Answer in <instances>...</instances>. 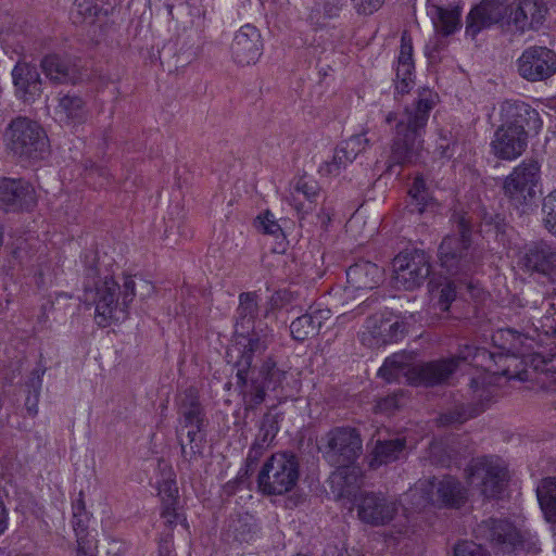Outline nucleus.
I'll list each match as a JSON object with an SVG mask.
<instances>
[{"label":"nucleus","mask_w":556,"mask_h":556,"mask_svg":"<svg viewBox=\"0 0 556 556\" xmlns=\"http://www.w3.org/2000/svg\"><path fill=\"white\" fill-rule=\"evenodd\" d=\"M503 375H505V376H507V377H509V378H510V377H513V376L508 372V370H504V371H503Z\"/></svg>","instance_id":"338daca9"},{"label":"nucleus","mask_w":556,"mask_h":556,"mask_svg":"<svg viewBox=\"0 0 556 556\" xmlns=\"http://www.w3.org/2000/svg\"><path fill=\"white\" fill-rule=\"evenodd\" d=\"M541 179L540 164L534 160L523 161L504 180V193L516 207L531 203Z\"/></svg>","instance_id":"1a4fd4ad"},{"label":"nucleus","mask_w":556,"mask_h":556,"mask_svg":"<svg viewBox=\"0 0 556 556\" xmlns=\"http://www.w3.org/2000/svg\"><path fill=\"white\" fill-rule=\"evenodd\" d=\"M469 483L480 490L484 497H497L507 483V469L497 458L473 459L467 468Z\"/></svg>","instance_id":"9d476101"},{"label":"nucleus","mask_w":556,"mask_h":556,"mask_svg":"<svg viewBox=\"0 0 556 556\" xmlns=\"http://www.w3.org/2000/svg\"><path fill=\"white\" fill-rule=\"evenodd\" d=\"M299 475L295 455L276 453L263 464L257 476V486L265 495H282L296 485Z\"/></svg>","instance_id":"423d86ee"},{"label":"nucleus","mask_w":556,"mask_h":556,"mask_svg":"<svg viewBox=\"0 0 556 556\" xmlns=\"http://www.w3.org/2000/svg\"><path fill=\"white\" fill-rule=\"evenodd\" d=\"M508 24H513L517 30L523 33L528 28H535L541 23L543 15L531 0L508 8Z\"/></svg>","instance_id":"72a5a7b5"},{"label":"nucleus","mask_w":556,"mask_h":556,"mask_svg":"<svg viewBox=\"0 0 556 556\" xmlns=\"http://www.w3.org/2000/svg\"><path fill=\"white\" fill-rule=\"evenodd\" d=\"M350 465L351 464L336 466V471L330 476V488L337 498H353V502H355V496L359 494L356 493V491L359 485L361 477L359 470Z\"/></svg>","instance_id":"c85d7f7f"},{"label":"nucleus","mask_w":556,"mask_h":556,"mask_svg":"<svg viewBox=\"0 0 556 556\" xmlns=\"http://www.w3.org/2000/svg\"><path fill=\"white\" fill-rule=\"evenodd\" d=\"M40 65L46 77L54 84H65L72 78V63L65 56L46 55Z\"/></svg>","instance_id":"4c0bfd02"},{"label":"nucleus","mask_w":556,"mask_h":556,"mask_svg":"<svg viewBox=\"0 0 556 556\" xmlns=\"http://www.w3.org/2000/svg\"><path fill=\"white\" fill-rule=\"evenodd\" d=\"M331 317L328 308L309 307V309L295 318L290 325V332L294 340L304 341L317 336L324 324Z\"/></svg>","instance_id":"a878e982"},{"label":"nucleus","mask_w":556,"mask_h":556,"mask_svg":"<svg viewBox=\"0 0 556 556\" xmlns=\"http://www.w3.org/2000/svg\"><path fill=\"white\" fill-rule=\"evenodd\" d=\"M87 170H88L89 176L97 174L99 177H103V178L108 177V170L102 166L92 164L90 166V168H87Z\"/></svg>","instance_id":"052dcab7"},{"label":"nucleus","mask_w":556,"mask_h":556,"mask_svg":"<svg viewBox=\"0 0 556 556\" xmlns=\"http://www.w3.org/2000/svg\"><path fill=\"white\" fill-rule=\"evenodd\" d=\"M351 2L358 14L369 15L382 5L383 0H351Z\"/></svg>","instance_id":"6e6d98bb"},{"label":"nucleus","mask_w":556,"mask_h":556,"mask_svg":"<svg viewBox=\"0 0 556 556\" xmlns=\"http://www.w3.org/2000/svg\"><path fill=\"white\" fill-rule=\"evenodd\" d=\"M369 144V140L364 134L355 135L350 137L348 140L341 142V146L353 160L363 152Z\"/></svg>","instance_id":"8fccbe9b"},{"label":"nucleus","mask_w":556,"mask_h":556,"mask_svg":"<svg viewBox=\"0 0 556 556\" xmlns=\"http://www.w3.org/2000/svg\"><path fill=\"white\" fill-rule=\"evenodd\" d=\"M397 407V399L395 397H388L380 400L377 405L376 409L380 413H391Z\"/></svg>","instance_id":"13d9d810"},{"label":"nucleus","mask_w":556,"mask_h":556,"mask_svg":"<svg viewBox=\"0 0 556 556\" xmlns=\"http://www.w3.org/2000/svg\"><path fill=\"white\" fill-rule=\"evenodd\" d=\"M180 428L177 430L178 437L184 434L185 428L203 426V414L198 401L197 392L189 389L180 397Z\"/></svg>","instance_id":"2f4dec72"},{"label":"nucleus","mask_w":556,"mask_h":556,"mask_svg":"<svg viewBox=\"0 0 556 556\" xmlns=\"http://www.w3.org/2000/svg\"><path fill=\"white\" fill-rule=\"evenodd\" d=\"M89 521L90 515L86 510L83 493H79V498L73 504L72 517V526L77 542V556H92L97 549V541L89 538Z\"/></svg>","instance_id":"393cba45"},{"label":"nucleus","mask_w":556,"mask_h":556,"mask_svg":"<svg viewBox=\"0 0 556 556\" xmlns=\"http://www.w3.org/2000/svg\"><path fill=\"white\" fill-rule=\"evenodd\" d=\"M258 379H253L249 390L243 393V401L247 409H254L265 400L266 390H276L285 378V372L278 369L271 361L264 363L260 370Z\"/></svg>","instance_id":"aec40b11"},{"label":"nucleus","mask_w":556,"mask_h":556,"mask_svg":"<svg viewBox=\"0 0 556 556\" xmlns=\"http://www.w3.org/2000/svg\"><path fill=\"white\" fill-rule=\"evenodd\" d=\"M228 532L238 542H249L256 533V523L253 516L244 514L231 518L228 523Z\"/></svg>","instance_id":"a19ab883"},{"label":"nucleus","mask_w":556,"mask_h":556,"mask_svg":"<svg viewBox=\"0 0 556 556\" xmlns=\"http://www.w3.org/2000/svg\"><path fill=\"white\" fill-rule=\"evenodd\" d=\"M321 442L323 455L331 466L353 464L362 454L363 441L354 428H334L321 439Z\"/></svg>","instance_id":"6e6552de"},{"label":"nucleus","mask_w":556,"mask_h":556,"mask_svg":"<svg viewBox=\"0 0 556 556\" xmlns=\"http://www.w3.org/2000/svg\"><path fill=\"white\" fill-rule=\"evenodd\" d=\"M320 188L312 178L301 177L291 184L287 201L298 212H308L319 197Z\"/></svg>","instance_id":"7c9ffc66"},{"label":"nucleus","mask_w":556,"mask_h":556,"mask_svg":"<svg viewBox=\"0 0 556 556\" xmlns=\"http://www.w3.org/2000/svg\"><path fill=\"white\" fill-rule=\"evenodd\" d=\"M427 50L429 51V58L435 59V52L438 51V40L435 41V46L433 47L432 50H430V46H427Z\"/></svg>","instance_id":"0e129e2a"},{"label":"nucleus","mask_w":556,"mask_h":556,"mask_svg":"<svg viewBox=\"0 0 556 556\" xmlns=\"http://www.w3.org/2000/svg\"><path fill=\"white\" fill-rule=\"evenodd\" d=\"M255 227L263 233L279 238L283 236L282 229L275 218L274 214L266 211L264 214L257 216Z\"/></svg>","instance_id":"09e8293b"},{"label":"nucleus","mask_w":556,"mask_h":556,"mask_svg":"<svg viewBox=\"0 0 556 556\" xmlns=\"http://www.w3.org/2000/svg\"><path fill=\"white\" fill-rule=\"evenodd\" d=\"M454 556H491V554L480 544L464 541L455 546Z\"/></svg>","instance_id":"603ef678"},{"label":"nucleus","mask_w":556,"mask_h":556,"mask_svg":"<svg viewBox=\"0 0 556 556\" xmlns=\"http://www.w3.org/2000/svg\"><path fill=\"white\" fill-rule=\"evenodd\" d=\"M354 504L358 519L374 527L388 525L399 511L397 502L381 493L361 492Z\"/></svg>","instance_id":"ddd939ff"},{"label":"nucleus","mask_w":556,"mask_h":556,"mask_svg":"<svg viewBox=\"0 0 556 556\" xmlns=\"http://www.w3.org/2000/svg\"><path fill=\"white\" fill-rule=\"evenodd\" d=\"M354 160L349 156L348 152L338 146L333 152L331 160L325 161L319 166V173L323 176H338L342 169L346 168Z\"/></svg>","instance_id":"a18cd8bd"},{"label":"nucleus","mask_w":556,"mask_h":556,"mask_svg":"<svg viewBox=\"0 0 556 556\" xmlns=\"http://www.w3.org/2000/svg\"><path fill=\"white\" fill-rule=\"evenodd\" d=\"M263 45L258 29L247 24L233 36L230 51L233 61L241 65L254 64L262 55Z\"/></svg>","instance_id":"f3484780"},{"label":"nucleus","mask_w":556,"mask_h":556,"mask_svg":"<svg viewBox=\"0 0 556 556\" xmlns=\"http://www.w3.org/2000/svg\"><path fill=\"white\" fill-rule=\"evenodd\" d=\"M243 477H244V475H243V476H240V477L238 478L239 482H242V481H243Z\"/></svg>","instance_id":"774afa93"},{"label":"nucleus","mask_w":556,"mask_h":556,"mask_svg":"<svg viewBox=\"0 0 556 556\" xmlns=\"http://www.w3.org/2000/svg\"><path fill=\"white\" fill-rule=\"evenodd\" d=\"M15 97L24 103L35 102L42 93V80L36 66L18 62L12 70Z\"/></svg>","instance_id":"6ab92c4d"},{"label":"nucleus","mask_w":556,"mask_h":556,"mask_svg":"<svg viewBox=\"0 0 556 556\" xmlns=\"http://www.w3.org/2000/svg\"><path fill=\"white\" fill-rule=\"evenodd\" d=\"M468 396L470 402L456 406L453 410L442 414L440 422L444 426L463 424L482 413L494 397V388L490 384V378L481 374L472 378L469 383Z\"/></svg>","instance_id":"f8f14e48"},{"label":"nucleus","mask_w":556,"mask_h":556,"mask_svg":"<svg viewBox=\"0 0 556 556\" xmlns=\"http://www.w3.org/2000/svg\"><path fill=\"white\" fill-rule=\"evenodd\" d=\"M413 70V43L410 37L404 31L401 38V50L395 67V89L397 92L405 93L409 91L414 84Z\"/></svg>","instance_id":"c756f323"},{"label":"nucleus","mask_w":556,"mask_h":556,"mask_svg":"<svg viewBox=\"0 0 556 556\" xmlns=\"http://www.w3.org/2000/svg\"><path fill=\"white\" fill-rule=\"evenodd\" d=\"M43 374L45 370L40 368L33 370L26 383L28 394L25 399V409L30 417H35L38 414V403L42 387Z\"/></svg>","instance_id":"37998d69"},{"label":"nucleus","mask_w":556,"mask_h":556,"mask_svg":"<svg viewBox=\"0 0 556 556\" xmlns=\"http://www.w3.org/2000/svg\"><path fill=\"white\" fill-rule=\"evenodd\" d=\"M123 289L125 292V304H130L137 295L140 299H147L154 292V286L150 281L143 278L136 280L131 276L124 278Z\"/></svg>","instance_id":"c03bdc74"},{"label":"nucleus","mask_w":556,"mask_h":556,"mask_svg":"<svg viewBox=\"0 0 556 556\" xmlns=\"http://www.w3.org/2000/svg\"><path fill=\"white\" fill-rule=\"evenodd\" d=\"M504 339L505 341H509L508 345H502V349L508 353L515 354L518 352L519 346L518 343L521 342V337L515 333L513 330H501L498 333L494 336V340Z\"/></svg>","instance_id":"5fc2aeb1"},{"label":"nucleus","mask_w":556,"mask_h":556,"mask_svg":"<svg viewBox=\"0 0 556 556\" xmlns=\"http://www.w3.org/2000/svg\"><path fill=\"white\" fill-rule=\"evenodd\" d=\"M519 265L529 273L551 276L556 270V249L543 241L532 243L520 257Z\"/></svg>","instance_id":"4be33fe9"},{"label":"nucleus","mask_w":556,"mask_h":556,"mask_svg":"<svg viewBox=\"0 0 556 556\" xmlns=\"http://www.w3.org/2000/svg\"><path fill=\"white\" fill-rule=\"evenodd\" d=\"M392 281L395 288L414 290L422 285L430 274V265L422 251H404L393 258Z\"/></svg>","instance_id":"9b49d317"},{"label":"nucleus","mask_w":556,"mask_h":556,"mask_svg":"<svg viewBox=\"0 0 556 556\" xmlns=\"http://www.w3.org/2000/svg\"><path fill=\"white\" fill-rule=\"evenodd\" d=\"M493 153L502 159L511 161L522 154L527 147V137L518 128L501 126L491 142Z\"/></svg>","instance_id":"b1692460"},{"label":"nucleus","mask_w":556,"mask_h":556,"mask_svg":"<svg viewBox=\"0 0 556 556\" xmlns=\"http://www.w3.org/2000/svg\"><path fill=\"white\" fill-rule=\"evenodd\" d=\"M55 102L53 118L61 125L74 127L87 121V103L80 96L60 92L55 97Z\"/></svg>","instance_id":"5701e85b"},{"label":"nucleus","mask_w":556,"mask_h":556,"mask_svg":"<svg viewBox=\"0 0 556 556\" xmlns=\"http://www.w3.org/2000/svg\"><path fill=\"white\" fill-rule=\"evenodd\" d=\"M408 194L410 197V201L407 206L412 213L417 212L421 214L432 205V198L429 195L425 180L421 177H416L414 179Z\"/></svg>","instance_id":"79ce46f5"},{"label":"nucleus","mask_w":556,"mask_h":556,"mask_svg":"<svg viewBox=\"0 0 556 556\" xmlns=\"http://www.w3.org/2000/svg\"><path fill=\"white\" fill-rule=\"evenodd\" d=\"M477 539L489 541L502 553H535L538 539L529 530L517 528L506 519L489 518L475 529Z\"/></svg>","instance_id":"7ed1b4c3"},{"label":"nucleus","mask_w":556,"mask_h":556,"mask_svg":"<svg viewBox=\"0 0 556 556\" xmlns=\"http://www.w3.org/2000/svg\"><path fill=\"white\" fill-rule=\"evenodd\" d=\"M536 494L546 520L556 523V478L542 480Z\"/></svg>","instance_id":"58836bf2"},{"label":"nucleus","mask_w":556,"mask_h":556,"mask_svg":"<svg viewBox=\"0 0 556 556\" xmlns=\"http://www.w3.org/2000/svg\"><path fill=\"white\" fill-rule=\"evenodd\" d=\"M433 25L438 31L444 36H448L457 30L460 26V10L455 8H443L432 4L428 9Z\"/></svg>","instance_id":"c9c22d12"},{"label":"nucleus","mask_w":556,"mask_h":556,"mask_svg":"<svg viewBox=\"0 0 556 556\" xmlns=\"http://www.w3.org/2000/svg\"><path fill=\"white\" fill-rule=\"evenodd\" d=\"M501 116L504 127L518 128L521 135L538 132L542 127L539 113L529 104L518 100H507L501 105Z\"/></svg>","instance_id":"dca6fc26"},{"label":"nucleus","mask_w":556,"mask_h":556,"mask_svg":"<svg viewBox=\"0 0 556 556\" xmlns=\"http://www.w3.org/2000/svg\"><path fill=\"white\" fill-rule=\"evenodd\" d=\"M434 105V99L430 91L419 94L410 105H407L397 117L389 113L386 122L395 124L391 161L395 164L415 162L422 150V134L427 125L430 111Z\"/></svg>","instance_id":"f03ea898"},{"label":"nucleus","mask_w":556,"mask_h":556,"mask_svg":"<svg viewBox=\"0 0 556 556\" xmlns=\"http://www.w3.org/2000/svg\"><path fill=\"white\" fill-rule=\"evenodd\" d=\"M10 151L25 159H42L49 149V140L45 129L27 117H16L5 131Z\"/></svg>","instance_id":"0eeeda50"},{"label":"nucleus","mask_w":556,"mask_h":556,"mask_svg":"<svg viewBox=\"0 0 556 556\" xmlns=\"http://www.w3.org/2000/svg\"><path fill=\"white\" fill-rule=\"evenodd\" d=\"M437 149L442 157L451 159L454 155L455 143L451 146L446 138H441Z\"/></svg>","instance_id":"bf43d9fd"},{"label":"nucleus","mask_w":556,"mask_h":556,"mask_svg":"<svg viewBox=\"0 0 556 556\" xmlns=\"http://www.w3.org/2000/svg\"><path fill=\"white\" fill-rule=\"evenodd\" d=\"M258 314L257 295L254 292H243L239 295V305L236 314V333H249L254 329V321Z\"/></svg>","instance_id":"f704fd0d"},{"label":"nucleus","mask_w":556,"mask_h":556,"mask_svg":"<svg viewBox=\"0 0 556 556\" xmlns=\"http://www.w3.org/2000/svg\"><path fill=\"white\" fill-rule=\"evenodd\" d=\"M519 75L529 81H541L556 73V53L542 46L527 48L517 60Z\"/></svg>","instance_id":"2eb2a0df"},{"label":"nucleus","mask_w":556,"mask_h":556,"mask_svg":"<svg viewBox=\"0 0 556 556\" xmlns=\"http://www.w3.org/2000/svg\"><path fill=\"white\" fill-rule=\"evenodd\" d=\"M493 355L484 348L465 345L453 357L421 364H412V357L405 353H395L388 357L378 374L388 382L405 379L416 386L433 387L444 384L453 376L460 362H470L477 367H489Z\"/></svg>","instance_id":"f257e3e1"},{"label":"nucleus","mask_w":556,"mask_h":556,"mask_svg":"<svg viewBox=\"0 0 556 556\" xmlns=\"http://www.w3.org/2000/svg\"><path fill=\"white\" fill-rule=\"evenodd\" d=\"M36 202L34 187L23 179H0V206L4 210L29 208Z\"/></svg>","instance_id":"412c9836"},{"label":"nucleus","mask_w":556,"mask_h":556,"mask_svg":"<svg viewBox=\"0 0 556 556\" xmlns=\"http://www.w3.org/2000/svg\"><path fill=\"white\" fill-rule=\"evenodd\" d=\"M242 341H238L227 351L228 362H233L237 369V384L247 386L248 372L251 368L254 354H262L266 351L270 342L268 332L258 333L253 331L250 338L242 336Z\"/></svg>","instance_id":"4468645a"},{"label":"nucleus","mask_w":556,"mask_h":556,"mask_svg":"<svg viewBox=\"0 0 556 556\" xmlns=\"http://www.w3.org/2000/svg\"><path fill=\"white\" fill-rule=\"evenodd\" d=\"M177 504L172 505H163L161 516L165 520L166 526L173 528L177 525L178 521H186L185 518L181 519L180 514L176 510Z\"/></svg>","instance_id":"4d7b16f0"},{"label":"nucleus","mask_w":556,"mask_h":556,"mask_svg":"<svg viewBox=\"0 0 556 556\" xmlns=\"http://www.w3.org/2000/svg\"><path fill=\"white\" fill-rule=\"evenodd\" d=\"M349 288L353 290H372L383 280V270L369 261H361L346 270Z\"/></svg>","instance_id":"cd10ccee"},{"label":"nucleus","mask_w":556,"mask_h":556,"mask_svg":"<svg viewBox=\"0 0 556 556\" xmlns=\"http://www.w3.org/2000/svg\"><path fill=\"white\" fill-rule=\"evenodd\" d=\"M96 274H97V270H96V269H93V268H90V269H89V275H96Z\"/></svg>","instance_id":"69168bd1"},{"label":"nucleus","mask_w":556,"mask_h":556,"mask_svg":"<svg viewBox=\"0 0 556 556\" xmlns=\"http://www.w3.org/2000/svg\"><path fill=\"white\" fill-rule=\"evenodd\" d=\"M431 495L429 502L442 503L450 507H459L467 498V490L453 477H443L430 482Z\"/></svg>","instance_id":"bb28decb"},{"label":"nucleus","mask_w":556,"mask_h":556,"mask_svg":"<svg viewBox=\"0 0 556 556\" xmlns=\"http://www.w3.org/2000/svg\"><path fill=\"white\" fill-rule=\"evenodd\" d=\"M456 298L455 286L452 282H447L438 291V305L442 312L448 309L451 303Z\"/></svg>","instance_id":"864d4df0"},{"label":"nucleus","mask_w":556,"mask_h":556,"mask_svg":"<svg viewBox=\"0 0 556 556\" xmlns=\"http://www.w3.org/2000/svg\"><path fill=\"white\" fill-rule=\"evenodd\" d=\"M366 327L377 343L387 344L400 340L404 334V325L380 316L367 319Z\"/></svg>","instance_id":"473e14b6"},{"label":"nucleus","mask_w":556,"mask_h":556,"mask_svg":"<svg viewBox=\"0 0 556 556\" xmlns=\"http://www.w3.org/2000/svg\"><path fill=\"white\" fill-rule=\"evenodd\" d=\"M286 295H287V293L282 292V291L274 293L273 296L270 298L271 306L273 307L280 306Z\"/></svg>","instance_id":"680f3d73"},{"label":"nucleus","mask_w":556,"mask_h":556,"mask_svg":"<svg viewBox=\"0 0 556 556\" xmlns=\"http://www.w3.org/2000/svg\"><path fill=\"white\" fill-rule=\"evenodd\" d=\"M457 236H446L439 247L441 266L452 276L469 275L478 264L479 257L470 247L471 228L465 216L457 220Z\"/></svg>","instance_id":"20e7f679"},{"label":"nucleus","mask_w":556,"mask_h":556,"mask_svg":"<svg viewBox=\"0 0 556 556\" xmlns=\"http://www.w3.org/2000/svg\"><path fill=\"white\" fill-rule=\"evenodd\" d=\"M170 548H169V542L165 541L163 544L160 545V555L159 556H169Z\"/></svg>","instance_id":"e2e57ef3"},{"label":"nucleus","mask_w":556,"mask_h":556,"mask_svg":"<svg viewBox=\"0 0 556 556\" xmlns=\"http://www.w3.org/2000/svg\"><path fill=\"white\" fill-rule=\"evenodd\" d=\"M542 223L548 232L556 236V189L543 198Z\"/></svg>","instance_id":"de8ad7c7"},{"label":"nucleus","mask_w":556,"mask_h":556,"mask_svg":"<svg viewBox=\"0 0 556 556\" xmlns=\"http://www.w3.org/2000/svg\"><path fill=\"white\" fill-rule=\"evenodd\" d=\"M159 494L162 498V505L177 504L178 488L176 481L168 479L161 482L159 486Z\"/></svg>","instance_id":"3c124183"},{"label":"nucleus","mask_w":556,"mask_h":556,"mask_svg":"<svg viewBox=\"0 0 556 556\" xmlns=\"http://www.w3.org/2000/svg\"><path fill=\"white\" fill-rule=\"evenodd\" d=\"M84 296L86 303L94 305V319L100 327H108L127 317L129 304H125V292L119 290L118 283L111 277H104L93 289L86 288Z\"/></svg>","instance_id":"39448f33"},{"label":"nucleus","mask_w":556,"mask_h":556,"mask_svg":"<svg viewBox=\"0 0 556 556\" xmlns=\"http://www.w3.org/2000/svg\"><path fill=\"white\" fill-rule=\"evenodd\" d=\"M406 446V441L403 438H395L392 440H378L372 451L370 459V467L378 468L383 464L392 463L400 458Z\"/></svg>","instance_id":"e433bc0d"},{"label":"nucleus","mask_w":556,"mask_h":556,"mask_svg":"<svg viewBox=\"0 0 556 556\" xmlns=\"http://www.w3.org/2000/svg\"><path fill=\"white\" fill-rule=\"evenodd\" d=\"M99 12L97 0H75L71 17L75 24L93 23Z\"/></svg>","instance_id":"49530a36"},{"label":"nucleus","mask_w":556,"mask_h":556,"mask_svg":"<svg viewBox=\"0 0 556 556\" xmlns=\"http://www.w3.org/2000/svg\"><path fill=\"white\" fill-rule=\"evenodd\" d=\"M185 430L188 443H185L180 438L181 454L185 459L191 462L202 455L205 435L202 433L203 426H198V428L189 427L185 428Z\"/></svg>","instance_id":"ea45409f"},{"label":"nucleus","mask_w":556,"mask_h":556,"mask_svg":"<svg viewBox=\"0 0 556 556\" xmlns=\"http://www.w3.org/2000/svg\"><path fill=\"white\" fill-rule=\"evenodd\" d=\"M507 12L503 0H482L467 16L466 34L475 38L482 29L501 22Z\"/></svg>","instance_id":"a211bd4d"}]
</instances>
